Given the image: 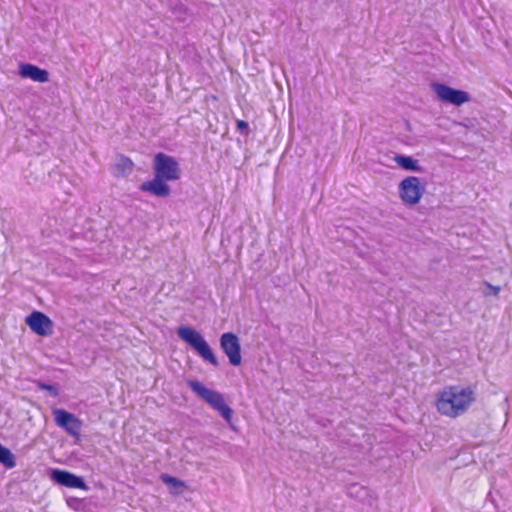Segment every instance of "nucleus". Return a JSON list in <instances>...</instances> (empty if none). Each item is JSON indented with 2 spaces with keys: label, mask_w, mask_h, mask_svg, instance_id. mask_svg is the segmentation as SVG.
<instances>
[{
  "label": "nucleus",
  "mask_w": 512,
  "mask_h": 512,
  "mask_svg": "<svg viewBox=\"0 0 512 512\" xmlns=\"http://www.w3.org/2000/svg\"><path fill=\"white\" fill-rule=\"evenodd\" d=\"M187 385L197 396L202 398L212 409L217 411L219 415L233 428L232 418L234 412L225 402L224 396L220 392L205 387L198 380H188Z\"/></svg>",
  "instance_id": "obj_3"
},
{
  "label": "nucleus",
  "mask_w": 512,
  "mask_h": 512,
  "mask_svg": "<svg viewBox=\"0 0 512 512\" xmlns=\"http://www.w3.org/2000/svg\"><path fill=\"white\" fill-rule=\"evenodd\" d=\"M424 190L425 187L421 186L420 179L415 176H408L404 178L399 183L398 187L401 200L408 205H415L419 203Z\"/></svg>",
  "instance_id": "obj_6"
},
{
  "label": "nucleus",
  "mask_w": 512,
  "mask_h": 512,
  "mask_svg": "<svg viewBox=\"0 0 512 512\" xmlns=\"http://www.w3.org/2000/svg\"><path fill=\"white\" fill-rule=\"evenodd\" d=\"M0 463L6 468H13L16 465L13 453L0 443Z\"/></svg>",
  "instance_id": "obj_15"
},
{
  "label": "nucleus",
  "mask_w": 512,
  "mask_h": 512,
  "mask_svg": "<svg viewBox=\"0 0 512 512\" xmlns=\"http://www.w3.org/2000/svg\"><path fill=\"white\" fill-rule=\"evenodd\" d=\"M186 10L187 9L183 5L179 6V8H178L179 15L186 14Z\"/></svg>",
  "instance_id": "obj_23"
},
{
  "label": "nucleus",
  "mask_w": 512,
  "mask_h": 512,
  "mask_svg": "<svg viewBox=\"0 0 512 512\" xmlns=\"http://www.w3.org/2000/svg\"><path fill=\"white\" fill-rule=\"evenodd\" d=\"M56 425L65 430L69 435L79 438L82 421L73 413L65 409L56 408L52 412Z\"/></svg>",
  "instance_id": "obj_8"
},
{
  "label": "nucleus",
  "mask_w": 512,
  "mask_h": 512,
  "mask_svg": "<svg viewBox=\"0 0 512 512\" xmlns=\"http://www.w3.org/2000/svg\"><path fill=\"white\" fill-rule=\"evenodd\" d=\"M485 285L487 289H489V291L485 292V295H497L500 292L499 286H493L488 282H486Z\"/></svg>",
  "instance_id": "obj_21"
},
{
  "label": "nucleus",
  "mask_w": 512,
  "mask_h": 512,
  "mask_svg": "<svg viewBox=\"0 0 512 512\" xmlns=\"http://www.w3.org/2000/svg\"><path fill=\"white\" fill-rule=\"evenodd\" d=\"M18 74L22 78H28L39 83L49 81V72L46 69L30 63H20Z\"/></svg>",
  "instance_id": "obj_10"
},
{
  "label": "nucleus",
  "mask_w": 512,
  "mask_h": 512,
  "mask_svg": "<svg viewBox=\"0 0 512 512\" xmlns=\"http://www.w3.org/2000/svg\"><path fill=\"white\" fill-rule=\"evenodd\" d=\"M37 387L41 390L47 391L52 397H57L59 395V390L57 385L47 384L42 381H37Z\"/></svg>",
  "instance_id": "obj_17"
},
{
  "label": "nucleus",
  "mask_w": 512,
  "mask_h": 512,
  "mask_svg": "<svg viewBox=\"0 0 512 512\" xmlns=\"http://www.w3.org/2000/svg\"><path fill=\"white\" fill-rule=\"evenodd\" d=\"M154 178L143 182L139 190L159 198H166L171 194V187L167 182L177 181L181 177L178 161L164 152L154 155L152 161Z\"/></svg>",
  "instance_id": "obj_1"
},
{
  "label": "nucleus",
  "mask_w": 512,
  "mask_h": 512,
  "mask_svg": "<svg viewBox=\"0 0 512 512\" xmlns=\"http://www.w3.org/2000/svg\"><path fill=\"white\" fill-rule=\"evenodd\" d=\"M159 480H179V479H178V478H176V477L170 476V475H168V474L162 473V474L159 476Z\"/></svg>",
  "instance_id": "obj_22"
},
{
  "label": "nucleus",
  "mask_w": 512,
  "mask_h": 512,
  "mask_svg": "<svg viewBox=\"0 0 512 512\" xmlns=\"http://www.w3.org/2000/svg\"><path fill=\"white\" fill-rule=\"evenodd\" d=\"M430 87L437 95V98L443 103L459 107L471 100V96L468 92L450 87L444 83L432 82Z\"/></svg>",
  "instance_id": "obj_5"
},
{
  "label": "nucleus",
  "mask_w": 512,
  "mask_h": 512,
  "mask_svg": "<svg viewBox=\"0 0 512 512\" xmlns=\"http://www.w3.org/2000/svg\"><path fill=\"white\" fill-rule=\"evenodd\" d=\"M236 129L242 135H245V136L249 135V132H250L249 125H248V122H246L244 120H237Z\"/></svg>",
  "instance_id": "obj_19"
},
{
  "label": "nucleus",
  "mask_w": 512,
  "mask_h": 512,
  "mask_svg": "<svg viewBox=\"0 0 512 512\" xmlns=\"http://www.w3.org/2000/svg\"><path fill=\"white\" fill-rule=\"evenodd\" d=\"M394 161L397 163V165L405 170V171H412V172H422L423 167L419 165L418 160L414 159L412 156L402 155V154H396L394 157Z\"/></svg>",
  "instance_id": "obj_11"
},
{
  "label": "nucleus",
  "mask_w": 512,
  "mask_h": 512,
  "mask_svg": "<svg viewBox=\"0 0 512 512\" xmlns=\"http://www.w3.org/2000/svg\"><path fill=\"white\" fill-rule=\"evenodd\" d=\"M474 400V392L470 387L451 386L441 393L436 406L441 414L456 417L464 413Z\"/></svg>",
  "instance_id": "obj_2"
},
{
  "label": "nucleus",
  "mask_w": 512,
  "mask_h": 512,
  "mask_svg": "<svg viewBox=\"0 0 512 512\" xmlns=\"http://www.w3.org/2000/svg\"><path fill=\"white\" fill-rule=\"evenodd\" d=\"M48 476L50 480H84L81 476L60 469H49Z\"/></svg>",
  "instance_id": "obj_14"
},
{
  "label": "nucleus",
  "mask_w": 512,
  "mask_h": 512,
  "mask_svg": "<svg viewBox=\"0 0 512 512\" xmlns=\"http://www.w3.org/2000/svg\"><path fill=\"white\" fill-rule=\"evenodd\" d=\"M67 505L74 510H80L82 507L83 499L79 497L69 496L66 498Z\"/></svg>",
  "instance_id": "obj_18"
},
{
  "label": "nucleus",
  "mask_w": 512,
  "mask_h": 512,
  "mask_svg": "<svg viewBox=\"0 0 512 512\" xmlns=\"http://www.w3.org/2000/svg\"><path fill=\"white\" fill-rule=\"evenodd\" d=\"M170 494L178 496L183 494L189 487L186 482H165Z\"/></svg>",
  "instance_id": "obj_16"
},
{
  "label": "nucleus",
  "mask_w": 512,
  "mask_h": 512,
  "mask_svg": "<svg viewBox=\"0 0 512 512\" xmlns=\"http://www.w3.org/2000/svg\"><path fill=\"white\" fill-rule=\"evenodd\" d=\"M133 166L134 164L129 157L125 155H120L117 163L115 164V175L118 177L125 176L132 172Z\"/></svg>",
  "instance_id": "obj_13"
},
{
  "label": "nucleus",
  "mask_w": 512,
  "mask_h": 512,
  "mask_svg": "<svg viewBox=\"0 0 512 512\" xmlns=\"http://www.w3.org/2000/svg\"><path fill=\"white\" fill-rule=\"evenodd\" d=\"M26 325L37 335L42 337L53 334V321L41 311H33L25 319Z\"/></svg>",
  "instance_id": "obj_9"
},
{
  "label": "nucleus",
  "mask_w": 512,
  "mask_h": 512,
  "mask_svg": "<svg viewBox=\"0 0 512 512\" xmlns=\"http://www.w3.org/2000/svg\"><path fill=\"white\" fill-rule=\"evenodd\" d=\"M60 485L70 487V488H79L83 490H87L88 487L86 485V482H57Z\"/></svg>",
  "instance_id": "obj_20"
},
{
  "label": "nucleus",
  "mask_w": 512,
  "mask_h": 512,
  "mask_svg": "<svg viewBox=\"0 0 512 512\" xmlns=\"http://www.w3.org/2000/svg\"><path fill=\"white\" fill-rule=\"evenodd\" d=\"M220 348L229 359L232 366L238 367L242 363L241 344L239 337L233 332H225L219 339Z\"/></svg>",
  "instance_id": "obj_7"
},
{
  "label": "nucleus",
  "mask_w": 512,
  "mask_h": 512,
  "mask_svg": "<svg viewBox=\"0 0 512 512\" xmlns=\"http://www.w3.org/2000/svg\"><path fill=\"white\" fill-rule=\"evenodd\" d=\"M347 494L361 502L366 501L370 497V491L360 482H351L347 487Z\"/></svg>",
  "instance_id": "obj_12"
},
{
  "label": "nucleus",
  "mask_w": 512,
  "mask_h": 512,
  "mask_svg": "<svg viewBox=\"0 0 512 512\" xmlns=\"http://www.w3.org/2000/svg\"><path fill=\"white\" fill-rule=\"evenodd\" d=\"M178 337L187 343L205 362L214 367L219 366V361L212 348L205 340L203 335L190 326H179L177 329Z\"/></svg>",
  "instance_id": "obj_4"
}]
</instances>
